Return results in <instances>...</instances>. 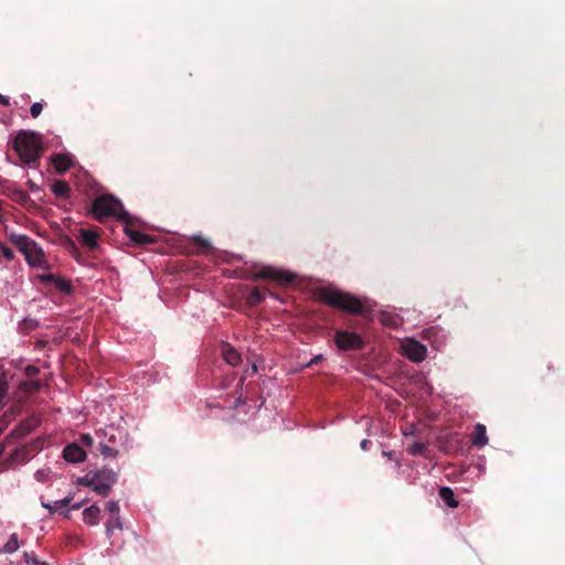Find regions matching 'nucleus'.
<instances>
[{
  "mask_svg": "<svg viewBox=\"0 0 565 565\" xmlns=\"http://www.w3.org/2000/svg\"><path fill=\"white\" fill-rule=\"evenodd\" d=\"M13 149L23 164H39L44 150L42 136L35 131L21 130L13 139Z\"/></svg>",
  "mask_w": 565,
  "mask_h": 565,
  "instance_id": "nucleus-1",
  "label": "nucleus"
},
{
  "mask_svg": "<svg viewBox=\"0 0 565 565\" xmlns=\"http://www.w3.org/2000/svg\"><path fill=\"white\" fill-rule=\"evenodd\" d=\"M318 298L324 305L348 313L358 316L365 313V306L362 299L339 289L322 288L318 291Z\"/></svg>",
  "mask_w": 565,
  "mask_h": 565,
  "instance_id": "nucleus-2",
  "label": "nucleus"
},
{
  "mask_svg": "<svg viewBox=\"0 0 565 565\" xmlns=\"http://www.w3.org/2000/svg\"><path fill=\"white\" fill-rule=\"evenodd\" d=\"M92 213L97 221H103L108 216H115L125 222L129 218V214L124 210L121 202L111 194L96 198L92 204Z\"/></svg>",
  "mask_w": 565,
  "mask_h": 565,
  "instance_id": "nucleus-3",
  "label": "nucleus"
},
{
  "mask_svg": "<svg viewBox=\"0 0 565 565\" xmlns=\"http://www.w3.org/2000/svg\"><path fill=\"white\" fill-rule=\"evenodd\" d=\"M117 482V473L111 469L89 472L79 479V483L93 489L99 495H108L113 484Z\"/></svg>",
  "mask_w": 565,
  "mask_h": 565,
  "instance_id": "nucleus-4",
  "label": "nucleus"
},
{
  "mask_svg": "<svg viewBox=\"0 0 565 565\" xmlns=\"http://www.w3.org/2000/svg\"><path fill=\"white\" fill-rule=\"evenodd\" d=\"M10 242L24 255L26 262L34 267L45 264L42 248L29 236L23 234H10Z\"/></svg>",
  "mask_w": 565,
  "mask_h": 565,
  "instance_id": "nucleus-5",
  "label": "nucleus"
},
{
  "mask_svg": "<svg viewBox=\"0 0 565 565\" xmlns=\"http://www.w3.org/2000/svg\"><path fill=\"white\" fill-rule=\"evenodd\" d=\"M333 341L340 351H360L365 347L361 334L348 330H337Z\"/></svg>",
  "mask_w": 565,
  "mask_h": 565,
  "instance_id": "nucleus-6",
  "label": "nucleus"
},
{
  "mask_svg": "<svg viewBox=\"0 0 565 565\" xmlns=\"http://www.w3.org/2000/svg\"><path fill=\"white\" fill-rule=\"evenodd\" d=\"M255 277L258 279H270L282 284L291 282L294 280L292 274L270 266L263 267Z\"/></svg>",
  "mask_w": 565,
  "mask_h": 565,
  "instance_id": "nucleus-7",
  "label": "nucleus"
},
{
  "mask_svg": "<svg viewBox=\"0 0 565 565\" xmlns=\"http://www.w3.org/2000/svg\"><path fill=\"white\" fill-rule=\"evenodd\" d=\"M403 352L412 362L418 363L425 360L427 349L416 340H408L403 344Z\"/></svg>",
  "mask_w": 565,
  "mask_h": 565,
  "instance_id": "nucleus-8",
  "label": "nucleus"
},
{
  "mask_svg": "<svg viewBox=\"0 0 565 565\" xmlns=\"http://www.w3.org/2000/svg\"><path fill=\"white\" fill-rule=\"evenodd\" d=\"M44 440H34L29 446L17 448L12 454V460L18 462H25L29 458L33 457L39 450L42 449Z\"/></svg>",
  "mask_w": 565,
  "mask_h": 565,
  "instance_id": "nucleus-9",
  "label": "nucleus"
},
{
  "mask_svg": "<svg viewBox=\"0 0 565 565\" xmlns=\"http://www.w3.org/2000/svg\"><path fill=\"white\" fill-rule=\"evenodd\" d=\"M76 238L83 244V246L93 250L98 247L99 232L90 228H78Z\"/></svg>",
  "mask_w": 565,
  "mask_h": 565,
  "instance_id": "nucleus-10",
  "label": "nucleus"
},
{
  "mask_svg": "<svg viewBox=\"0 0 565 565\" xmlns=\"http://www.w3.org/2000/svg\"><path fill=\"white\" fill-rule=\"evenodd\" d=\"M63 458L71 463L83 462L86 459L85 450L76 443L68 444L63 449Z\"/></svg>",
  "mask_w": 565,
  "mask_h": 565,
  "instance_id": "nucleus-11",
  "label": "nucleus"
},
{
  "mask_svg": "<svg viewBox=\"0 0 565 565\" xmlns=\"http://www.w3.org/2000/svg\"><path fill=\"white\" fill-rule=\"evenodd\" d=\"M125 234L130 238L132 243H135L138 246H146L154 243L156 241L153 236L141 233L130 227L128 221L126 222Z\"/></svg>",
  "mask_w": 565,
  "mask_h": 565,
  "instance_id": "nucleus-12",
  "label": "nucleus"
},
{
  "mask_svg": "<svg viewBox=\"0 0 565 565\" xmlns=\"http://www.w3.org/2000/svg\"><path fill=\"white\" fill-rule=\"evenodd\" d=\"M51 161L57 173H64L74 166V158L68 153H55Z\"/></svg>",
  "mask_w": 565,
  "mask_h": 565,
  "instance_id": "nucleus-13",
  "label": "nucleus"
},
{
  "mask_svg": "<svg viewBox=\"0 0 565 565\" xmlns=\"http://www.w3.org/2000/svg\"><path fill=\"white\" fill-rule=\"evenodd\" d=\"M41 280L44 284H54L56 288L65 295H70L73 291V286L71 281L65 280L63 278H58L52 274L42 275Z\"/></svg>",
  "mask_w": 565,
  "mask_h": 565,
  "instance_id": "nucleus-14",
  "label": "nucleus"
},
{
  "mask_svg": "<svg viewBox=\"0 0 565 565\" xmlns=\"http://www.w3.org/2000/svg\"><path fill=\"white\" fill-rule=\"evenodd\" d=\"M471 444L477 448H482L488 444L487 428L483 424H477L471 435Z\"/></svg>",
  "mask_w": 565,
  "mask_h": 565,
  "instance_id": "nucleus-15",
  "label": "nucleus"
},
{
  "mask_svg": "<svg viewBox=\"0 0 565 565\" xmlns=\"http://www.w3.org/2000/svg\"><path fill=\"white\" fill-rule=\"evenodd\" d=\"M222 354L226 363L236 366L241 363V354L230 344H223Z\"/></svg>",
  "mask_w": 565,
  "mask_h": 565,
  "instance_id": "nucleus-16",
  "label": "nucleus"
},
{
  "mask_svg": "<svg viewBox=\"0 0 565 565\" xmlns=\"http://www.w3.org/2000/svg\"><path fill=\"white\" fill-rule=\"evenodd\" d=\"M39 425V420L35 417H29L20 423L15 433L19 437H23L30 434Z\"/></svg>",
  "mask_w": 565,
  "mask_h": 565,
  "instance_id": "nucleus-17",
  "label": "nucleus"
},
{
  "mask_svg": "<svg viewBox=\"0 0 565 565\" xmlns=\"http://www.w3.org/2000/svg\"><path fill=\"white\" fill-rule=\"evenodd\" d=\"M100 509L97 505H90L83 511V520L88 525H95L99 522Z\"/></svg>",
  "mask_w": 565,
  "mask_h": 565,
  "instance_id": "nucleus-18",
  "label": "nucleus"
},
{
  "mask_svg": "<svg viewBox=\"0 0 565 565\" xmlns=\"http://www.w3.org/2000/svg\"><path fill=\"white\" fill-rule=\"evenodd\" d=\"M52 192L55 194V196L61 199H66L70 196L71 193V186L66 181L63 180H56L52 186Z\"/></svg>",
  "mask_w": 565,
  "mask_h": 565,
  "instance_id": "nucleus-19",
  "label": "nucleus"
},
{
  "mask_svg": "<svg viewBox=\"0 0 565 565\" xmlns=\"http://www.w3.org/2000/svg\"><path fill=\"white\" fill-rule=\"evenodd\" d=\"M439 497L445 502V504L449 508L455 509L459 505V502L455 499L452 489L449 487H441L439 489Z\"/></svg>",
  "mask_w": 565,
  "mask_h": 565,
  "instance_id": "nucleus-20",
  "label": "nucleus"
},
{
  "mask_svg": "<svg viewBox=\"0 0 565 565\" xmlns=\"http://www.w3.org/2000/svg\"><path fill=\"white\" fill-rule=\"evenodd\" d=\"M97 435L102 437L108 445L115 446L117 444V429L114 426H108L103 430H98Z\"/></svg>",
  "mask_w": 565,
  "mask_h": 565,
  "instance_id": "nucleus-21",
  "label": "nucleus"
},
{
  "mask_svg": "<svg viewBox=\"0 0 565 565\" xmlns=\"http://www.w3.org/2000/svg\"><path fill=\"white\" fill-rule=\"evenodd\" d=\"M265 300V294L259 288L255 287L252 289L246 298V302L250 307H256Z\"/></svg>",
  "mask_w": 565,
  "mask_h": 565,
  "instance_id": "nucleus-22",
  "label": "nucleus"
},
{
  "mask_svg": "<svg viewBox=\"0 0 565 565\" xmlns=\"http://www.w3.org/2000/svg\"><path fill=\"white\" fill-rule=\"evenodd\" d=\"M20 547V544H19V540H18V535L15 533H13L9 541L3 545L2 548H0V554L1 553H13L15 551H18V548Z\"/></svg>",
  "mask_w": 565,
  "mask_h": 565,
  "instance_id": "nucleus-23",
  "label": "nucleus"
},
{
  "mask_svg": "<svg viewBox=\"0 0 565 565\" xmlns=\"http://www.w3.org/2000/svg\"><path fill=\"white\" fill-rule=\"evenodd\" d=\"M99 450L105 458H115L119 454L118 449L108 445L105 440L99 441Z\"/></svg>",
  "mask_w": 565,
  "mask_h": 565,
  "instance_id": "nucleus-24",
  "label": "nucleus"
},
{
  "mask_svg": "<svg viewBox=\"0 0 565 565\" xmlns=\"http://www.w3.org/2000/svg\"><path fill=\"white\" fill-rule=\"evenodd\" d=\"M65 249L77 260H79L82 254H81V250L79 248L77 247L76 243L67 237L64 243H63Z\"/></svg>",
  "mask_w": 565,
  "mask_h": 565,
  "instance_id": "nucleus-25",
  "label": "nucleus"
},
{
  "mask_svg": "<svg viewBox=\"0 0 565 565\" xmlns=\"http://www.w3.org/2000/svg\"><path fill=\"white\" fill-rule=\"evenodd\" d=\"M115 529H118V530L122 529V524H121L119 515L111 516L108 520V522L106 523V534H107V536H110Z\"/></svg>",
  "mask_w": 565,
  "mask_h": 565,
  "instance_id": "nucleus-26",
  "label": "nucleus"
},
{
  "mask_svg": "<svg viewBox=\"0 0 565 565\" xmlns=\"http://www.w3.org/2000/svg\"><path fill=\"white\" fill-rule=\"evenodd\" d=\"M193 243L201 250L207 252L211 249L210 242L202 236H199V235L193 236Z\"/></svg>",
  "mask_w": 565,
  "mask_h": 565,
  "instance_id": "nucleus-27",
  "label": "nucleus"
},
{
  "mask_svg": "<svg viewBox=\"0 0 565 565\" xmlns=\"http://www.w3.org/2000/svg\"><path fill=\"white\" fill-rule=\"evenodd\" d=\"M426 449V445L423 443H414L408 447V452L413 456L422 455Z\"/></svg>",
  "mask_w": 565,
  "mask_h": 565,
  "instance_id": "nucleus-28",
  "label": "nucleus"
},
{
  "mask_svg": "<svg viewBox=\"0 0 565 565\" xmlns=\"http://www.w3.org/2000/svg\"><path fill=\"white\" fill-rule=\"evenodd\" d=\"M40 387H41V384L39 381H29V382H24L22 384V388L30 393L39 391Z\"/></svg>",
  "mask_w": 565,
  "mask_h": 565,
  "instance_id": "nucleus-29",
  "label": "nucleus"
},
{
  "mask_svg": "<svg viewBox=\"0 0 565 565\" xmlns=\"http://www.w3.org/2000/svg\"><path fill=\"white\" fill-rule=\"evenodd\" d=\"M8 393V383L6 381L0 380V407L4 405V399Z\"/></svg>",
  "mask_w": 565,
  "mask_h": 565,
  "instance_id": "nucleus-30",
  "label": "nucleus"
},
{
  "mask_svg": "<svg viewBox=\"0 0 565 565\" xmlns=\"http://www.w3.org/2000/svg\"><path fill=\"white\" fill-rule=\"evenodd\" d=\"M25 563L32 564V565H40V561L36 558V555L34 552H24L23 554Z\"/></svg>",
  "mask_w": 565,
  "mask_h": 565,
  "instance_id": "nucleus-31",
  "label": "nucleus"
},
{
  "mask_svg": "<svg viewBox=\"0 0 565 565\" xmlns=\"http://www.w3.org/2000/svg\"><path fill=\"white\" fill-rule=\"evenodd\" d=\"M42 109H43V105L41 103H34V104H32V106L30 108V114L33 118H36L40 116Z\"/></svg>",
  "mask_w": 565,
  "mask_h": 565,
  "instance_id": "nucleus-32",
  "label": "nucleus"
},
{
  "mask_svg": "<svg viewBox=\"0 0 565 565\" xmlns=\"http://www.w3.org/2000/svg\"><path fill=\"white\" fill-rule=\"evenodd\" d=\"M107 509L111 516L119 515V504L116 501H109L107 502Z\"/></svg>",
  "mask_w": 565,
  "mask_h": 565,
  "instance_id": "nucleus-33",
  "label": "nucleus"
},
{
  "mask_svg": "<svg viewBox=\"0 0 565 565\" xmlns=\"http://www.w3.org/2000/svg\"><path fill=\"white\" fill-rule=\"evenodd\" d=\"M72 500H73V498L71 495H68L62 500L54 501V504L58 505L60 510H63L71 504Z\"/></svg>",
  "mask_w": 565,
  "mask_h": 565,
  "instance_id": "nucleus-34",
  "label": "nucleus"
},
{
  "mask_svg": "<svg viewBox=\"0 0 565 565\" xmlns=\"http://www.w3.org/2000/svg\"><path fill=\"white\" fill-rule=\"evenodd\" d=\"M79 440L87 447H92L94 444V438L89 434H82Z\"/></svg>",
  "mask_w": 565,
  "mask_h": 565,
  "instance_id": "nucleus-35",
  "label": "nucleus"
},
{
  "mask_svg": "<svg viewBox=\"0 0 565 565\" xmlns=\"http://www.w3.org/2000/svg\"><path fill=\"white\" fill-rule=\"evenodd\" d=\"M1 252L3 257L7 258L8 260H11L14 257L13 250L7 246H1Z\"/></svg>",
  "mask_w": 565,
  "mask_h": 565,
  "instance_id": "nucleus-36",
  "label": "nucleus"
},
{
  "mask_svg": "<svg viewBox=\"0 0 565 565\" xmlns=\"http://www.w3.org/2000/svg\"><path fill=\"white\" fill-rule=\"evenodd\" d=\"M43 507L47 509L51 513H54L60 510L58 505H55L54 503H43Z\"/></svg>",
  "mask_w": 565,
  "mask_h": 565,
  "instance_id": "nucleus-37",
  "label": "nucleus"
},
{
  "mask_svg": "<svg viewBox=\"0 0 565 565\" xmlns=\"http://www.w3.org/2000/svg\"><path fill=\"white\" fill-rule=\"evenodd\" d=\"M322 360V355L319 354V355H316L315 358L311 359V361L308 363V366H312L315 364H317L318 362H320Z\"/></svg>",
  "mask_w": 565,
  "mask_h": 565,
  "instance_id": "nucleus-38",
  "label": "nucleus"
},
{
  "mask_svg": "<svg viewBox=\"0 0 565 565\" xmlns=\"http://www.w3.org/2000/svg\"><path fill=\"white\" fill-rule=\"evenodd\" d=\"M371 444V441L369 439H363L361 443H360V447L362 450L366 451L369 449V445Z\"/></svg>",
  "mask_w": 565,
  "mask_h": 565,
  "instance_id": "nucleus-39",
  "label": "nucleus"
},
{
  "mask_svg": "<svg viewBox=\"0 0 565 565\" xmlns=\"http://www.w3.org/2000/svg\"><path fill=\"white\" fill-rule=\"evenodd\" d=\"M38 372H39V370H38V367H35V366H31V365H30V366H28V367H26V374H28V375H34V374H36Z\"/></svg>",
  "mask_w": 565,
  "mask_h": 565,
  "instance_id": "nucleus-40",
  "label": "nucleus"
},
{
  "mask_svg": "<svg viewBox=\"0 0 565 565\" xmlns=\"http://www.w3.org/2000/svg\"><path fill=\"white\" fill-rule=\"evenodd\" d=\"M0 104L3 106H9V98L0 94Z\"/></svg>",
  "mask_w": 565,
  "mask_h": 565,
  "instance_id": "nucleus-41",
  "label": "nucleus"
},
{
  "mask_svg": "<svg viewBox=\"0 0 565 565\" xmlns=\"http://www.w3.org/2000/svg\"><path fill=\"white\" fill-rule=\"evenodd\" d=\"M82 505H83V503H82V502H79V503H75V504H73L71 508H72L73 510H78V509H81V508H82Z\"/></svg>",
  "mask_w": 565,
  "mask_h": 565,
  "instance_id": "nucleus-42",
  "label": "nucleus"
},
{
  "mask_svg": "<svg viewBox=\"0 0 565 565\" xmlns=\"http://www.w3.org/2000/svg\"><path fill=\"white\" fill-rule=\"evenodd\" d=\"M383 456L391 458L392 457V452L383 451Z\"/></svg>",
  "mask_w": 565,
  "mask_h": 565,
  "instance_id": "nucleus-43",
  "label": "nucleus"
},
{
  "mask_svg": "<svg viewBox=\"0 0 565 565\" xmlns=\"http://www.w3.org/2000/svg\"><path fill=\"white\" fill-rule=\"evenodd\" d=\"M3 451H4V446L0 445V456L3 454Z\"/></svg>",
  "mask_w": 565,
  "mask_h": 565,
  "instance_id": "nucleus-44",
  "label": "nucleus"
},
{
  "mask_svg": "<svg viewBox=\"0 0 565 565\" xmlns=\"http://www.w3.org/2000/svg\"><path fill=\"white\" fill-rule=\"evenodd\" d=\"M62 513L64 514L65 518H70L68 516V510L62 511Z\"/></svg>",
  "mask_w": 565,
  "mask_h": 565,
  "instance_id": "nucleus-45",
  "label": "nucleus"
},
{
  "mask_svg": "<svg viewBox=\"0 0 565 565\" xmlns=\"http://www.w3.org/2000/svg\"><path fill=\"white\" fill-rule=\"evenodd\" d=\"M2 430H3V428H2V427H0V434L2 433Z\"/></svg>",
  "mask_w": 565,
  "mask_h": 565,
  "instance_id": "nucleus-46",
  "label": "nucleus"
}]
</instances>
